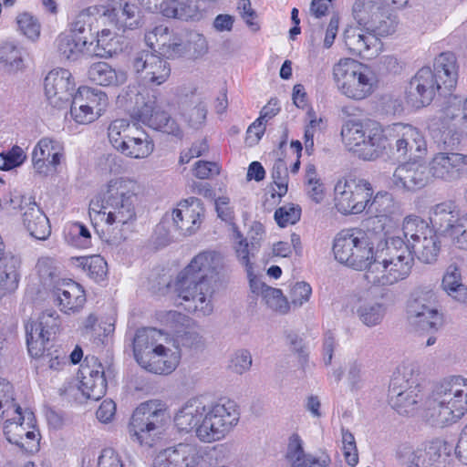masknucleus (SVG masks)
Segmentation results:
<instances>
[{"mask_svg": "<svg viewBox=\"0 0 467 467\" xmlns=\"http://www.w3.org/2000/svg\"><path fill=\"white\" fill-rule=\"evenodd\" d=\"M223 256L214 251L198 254L179 274L175 292L182 300L180 305L189 312L209 316L213 311L212 296L213 284L224 269Z\"/></svg>", "mask_w": 467, "mask_h": 467, "instance_id": "f257e3e1", "label": "nucleus"}, {"mask_svg": "<svg viewBox=\"0 0 467 467\" xmlns=\"http://www.w3.org/2000/svg\"><path fill=\"white\" fill-rule=\"evenodd\" d=\"M240 414L233 400L209 403L202 398L187 400L174 416L181 431H193L202 442L223 439L237 425Z\"/></svg>", "mask_w": 467, "mask_h": 467, "instance_id": "f03ea898", "label": "nucleus"}, {"mask_svg": "<svg viewBox=\"0 0 467 467\" xmlns=\"http://www.w3.org/2000/svg\"><path fill=\"white\" fill-rule=\"evenodd\" d=\"M135 189L132 181L123 178L113 179L107 184L101 205L103 214L107 215L102 239L111 245H118L126 239L125 227L136 218Z\"/></svg>", "mask_w": 467, "mask_h": 467, "instance_id": "7ed1b4c3", "label": "nucleus"}, {"mask_svg": "<svg viewBox=\"0 0 467 467\" xmlns=\"http://www.w3.org/2000/svg\"><path fill=\"white\" fill-rule=\"evenodd\" d=\"M423 407L430 425L443 428L455 423L467 412V379L457 376L436 384Z\"/></svg>", "mask_w": 467, "mask_h": 467, "instance_id": "20e7f679", "label": "nucleus"}, {"mask_svg": "<svg viewBox=\"0 0 467 467\" xmlns=\"http://www.w3.org/2000/svg\"><path fill=\"white\" fill-rule=\"evenodd\" d=\"M414 256L401 237H391L386 241L385 251L375 253V259L366 272V279L379 286L405 280L411 273Z\"/></svg>", "mask_w": 467, "mask_h": 467, "instance_id": "39448f33", "label": "nucleus"}, {"mask_svg": "<svg viewBox=\"0 0 467 467\" xmlns=\"http://www.w3.org/2000/svg\"><path fill=\"white\" fill-rule=\"evenodd\" d=\"M341 136L349 151L365 161H374L391 146L387 128L371 119L348 120L341 129Z\"/></svg>", "mask_w": 467, "mask_h": 467, "instance_id": "423d86ee", "label": "nucleus"}, {"mask_svg": "<svg viewBox=\"0 0 467 467\" xmlns=\"http://www.w3.org/2000/svg\"><path fill=\"white\" fill-rule=\"evenodd\" d=\"M336 260L356 270H368L375 259L368 234L357 228L339 232L333 244Z\"/></svg>", "mask_w": 467, "mask_h": 467, "instance_id": "0eeeda50", "label": "nucleus"}, {"mask_svg": "<svg viewBox=\"0 0 467 467\" xmlns=\"http://www.w3.org/2000/svg\"><path fill=\"white\" fill-rule=\"evenodd\" d=\"M332 74L337 90L348 99H364L373 92V72L353 58H341L333 66Z\"/></svg>", "mask_w": 467, "mask_h": 467, "instance_id": "6e6552de", "label": "nucleus"}, {"mask_svg": "<svg viewBox=\"0 0 467 467\" xmlns=\"http://www.w3.org/2000/svg\"><path fill=\"white\" fill-rule=\"evenodd\" d=\"M167 407L160 400H150L139 405L129 424L130 438L140 445L151 446L153 437L161 432L167 420Z\"/></svg>", "mask_w": 467, "mask_h": 467, "instance_id": "1a4fd4ad", "label": "nucleus"}, {"mask_svg": "<svg viewBox=\"0 0 467 467\" xmlns=\"http://www.w3.org/2000/svg\"><path fill=\"white\" fill-rule=\"evenodd\" d=\"M109 140L121 154L134 159H143L154 150L152 139L143 130L130 125L126 119H115L108 129Z\"/></svg>", "mask_w": 467, "mask_h": 467, "instance_id": "9d476101", "label": "nucleus"}, {"mask_svg": "<svg viewBox=\"0 0 467 467\" xmlns=\"http://www.w3.org/2000/svg\"><path fill=\"white\" fill-rule=\"evenodd\" d=\"M406 246L422 263L431 264L436 261L440 242L435 230L422 218L407 216L402 224Z\"/></svg>", "mask_w": 467, "mask_h": 467, "instance_id": "9b49d317", "label": "nucleus"}, {"mask_svg": "<svg viewBox=\"0 0 467 467\" xmlns=\"http://www.w3.org/2000/svg\"><path fill=\"white\" fill-rule=\"evenodd\" d=\"M408 319L416 329L435 332L443 325V315L438 309L437 296L429 287H417L407 306Z\"/></svg>", "mask_w": 467, "mask_h": 467, "instance_id": "f8f14e48", "label": "nucleus"}, {"mask_svg": "<svg viewBox=\"0 0 467 467\" xmlns=\"http://www.w3.org/2000/svg\"><path fill=\"white\" fill-rule=\"evenodd\" d=\"M373 195L371 184L364 179L350 178L335 185L337 211L343 214H358L366 211Z\"/></svg>", "mask_w": 467, "mask_h": 467, "instance_id": "ddd939ff", "label": "nucleus"}, {"mask_svg": "<svg viewBox=\"0 0 467 467\" xmlns=\"http://www.w3.org/2000/svg\"><path fill=\"white\" fill-rule=\"evenodd\" d=\"M135 74L148 84L160 86L171 76L170 63L164 59L156 47L136 51L130 58Z\"/></svg>", "mask_w": 467, "mask_h": 467, "instance_id": "4468645a", "label": "nucleus"}, {"mask_svg": "<svg viewBox=\"0 0 467 467\" xmlns=\"http://www.w3.org/2000/svg\"><path fill=\"white\" fill-rule=\"evenodd\" d=\"M443 89L437 81L430 67H423L411 78L406 89L407 102L413 108L428 106L433 100L436 92Z\"/></svg>", "mask_w": 467, "mask_h": 467, "instance_id": "2eb2a0df", "label": "nucleus"}, {"mask_svg": "<svg viewBox=\"0 0 467 467\" xmlns=\"http://www.w3.org/2000/svg\"><path fill=\"white\" fill-rule=\"evenodd\" d=\"M145 41L149 47H156L157 52L166 60L187 54L184 32H175L162 25L147 33Z\"/></svg>", "mask_w": 467, "mask_h": 467, "instance_id": "dca6fc26", "label": "nucleus"}, {"mask_svg": "<svg viewBox=\"0 0 467 467\" xmlns=\"http://www.w3.org/2000/svg\"><path fill=\"white\" fill-rule=\"evenodd\" d=\"M442 450L445 451V448L440 441L417 448L401 444L397 451V457L405 467H441L439 460Z\"/></svg>", "mask_w": 467, "mask_h": 467, "instance_id": "f3484780", "label": "nucleus"}, {"mask_svg": "<svg viewBox=\"0 0 467 467\" xmlns=\"http://www.w3.org/2000/svg\"><path fill=\"white\" fill-rule=\"evenodd\" d=\"M203 462L202 450L190 443H179L158 453L152 467H200Z\"/></svg>", "mask_w": 467, "mask_h": 467, "instance_id": "a211bd4d", "label": "nucleus"}, {"mask_svg": "<svg viewBox=\"0 0 467 467\" xmlns=\"http://www.w3.org/2000/svg\"><path fill=\"white\" fill-rule=\"evenodd\" d=\"M203 213L202 202L195 197H191L179 203V207L169 214L172 221V229L179 235L187 236L194 234L201 225V216Z\"/></svg>", "mask_w": 467, "mask_h": 467, "instance_id": "6ab92c4d", "label": "nucleus"}, {"mask_svg": "<svg viewBox=\"0 0 467 467\" xmlns=\"http://www.w3.org/2000/svg\"><path fill=\"white\" fill-rule=\"evenodd\" d=\"M133 118L148 127L175 137H182L179 124L170 115L161 110L154 99H149L133 112Z\"/></svg>", "mask_w": 467, "mask_h": 467, "instance_id": "aec40b11", "label": "nucleus"}, {"mask_svg": "<svg viewBox=\"0 0 467 467\" xmlns=\"http://www.w3.org/2000/svg\"><path fill=\"white\" fill-rule=\"evenodd\" d=\"M45 92L50 104L61 108L73 98L75 84L67 69L51 70L45 78Z\"/></svg>", "mask_w": 467, "mask_h": 467, "instance_id": "412c9836", "label": "nucleus"}, {"mask_svg": "<svg viewBox=\"0 0 467 467\" xmlns=\"http://www.w3.org/2000/svg\"><path fill=\"white\" fill-rule=\"evenodd\" d=\"M388 138H395V150L398 158L411 159L418 157L417 152L423 150L424 140L416 129L402 123H394L387 127Z\"/></svg>", "mask_w": 467, "mask_h": 467, "instance_id": "4be33fe9", "label": "nucleus"}, {"mask_svg": "<svg viewBox=\"0 0 467 467\" xmlns=\"http://www.w3.org/2000/svg\"><path fill=\"white\" fill-rule=\"evenodd\" d=\"M431 180L430 167L418 161L406 162L396 168L392 183L400 190L416 191L426 186Z\"/></svg>", "mask_w": 467, "mask_h": 467, "instance_id": "5701e85b", "label": "nucleus"}, {"mask_svg": "<svg viewBox=\"0 0 467 467\" xmlns=\"http://www.w3.org/2000/svg\"><path fill=\"white\" fill-rule=\"evenodd\" d=\"M22 223L29 234L37 240H46L51 234L47 216L33 197L23 196L20 202Z\"/></svg>", "mask_w": 467, "mask_h": 467, "instance_id": "b1692460", "label": "nucleus"}, {"mask_svg": "<svg viewBox=\"0 0 467 467\" xmlns=\"http://www.w3.org/2000/svg\"><path fill=\"white\" fill-rule=\"evenodd\" d=\"M431 178L447 182L459 180L467 170V155L440 152L428 164Z\"/></svg>", "mask_w": 467, "mask_h": 467, "instance_id": "393cba45", "label": "nucleus"}, {"mask_svg": "<svg viewBox=\"0 0 467 467\" xmlns=\"http://www.w3.org/2000/svg\"><path fill=\"white\" fill-rule=\"evenodd\" d=\"M343 40L350 54L363 58H370L379 50V38L363 26L347 27L343 33Z\"/></svg>", "mask_w": 467, "mask_h": 467, "instance_id": "a878e982", "label": "nucleus"}, {"mask_svg": "<svg viewBox=\"0 0 467 467\" xmlns=\"http://www.w3.org/2000/svg\"><path fill=\"white\" fill-rule=\"evenodd\" d=\"M64 158V148L57 140L43 138L35 146L32 152L34 169L40 174L47 175L60 164Z\"/></svg>", "mask_w": 467, "mask_h": 467, "instance_id": "bb28decb", "label": "nucleus"}, {"mask_svg": "<svg viewBox=\"0 0 467 467\" xmlns=\"http://www.w3.org/2000/svg\"><path fill=\"white\" fill-rule=\"evenodd\" d=\"M15 411L16 416L6 419L3 426L6 440L26 451L36 450L39 444V433L35 431H27L24 426L25 418L22 415L21 407H17Z\"/></svg>", "mask_w": 467, "mask_h": 467, "instance_id": "cd10ccee", "label": "nucleus"}, {"mask_svg": "<svg viewBox=\"0 0 467 467\" xmlns=\"http://www.w3.org/2000/svg\"><path fill=\"white\" fill-rule=\"evenodd\" d=\"M164 344H171V339L154 327H142L136 331L132 340L133 354L136 361L140 366L148 357L154 353L156 347Z\"/></svg>", "mask_w": 467, "mask_h": 467, "instance_id": "c85d7f7f", "label": "nucleus"}, {"mask_svg": "<svg viewBox=\"0 0 467 467\" xmlns=\"http://www.w3.org/2000/svg\"><path fill=\"white\" fill-rule=\"evenodd\" d=\"M177 96L182 116L191 127L199 129L206 119V105L196 96V90L193 88H182Z\"/></svg>", "mask_w": 467, "mask_h": 467, "instance_id": "c756f323", "label": "nucleus"}, {"mask_svg": "<svg viewBox=\"0 0 467 467\" xmlns=\"http://www.w3.org/2000/svg\"><path fill=\"white\" fill-rule=\"evenodd\" d=\"M164 344L161 347H156L154 353L148 357L140 367L145 370L158 374L169 375L176 369L181 360V351L178 347L172 344V348Z\"/></svg>", "mask_w": 467, "mask_h": 467, "instance_id": "7c9ffc66", "label": "nucleus"}, {"mask_svg": "<svg viewBox=\"0 0 467 467\" xmlns=\"http://www.w3.org/2000/svg\"><path fill=\"white\" fill-rule=\"evenodd\" d=\"M399 381H390L389 387V403L400 415L413 414L422 400V389L398 387Z\"/></svg>", "mask_w": 467, "mask_h": 467, "instance_id": "2f4dec72", "label": "nucleus"}, {"mask_svg": "<svg viewBox=\"0 0 467 467\" xmlns=\"http://www.w3.org/2000/svg\"><path fill=\"white\" fill-rule=\"evenodd\" d=\"M394 212V202L389 192H378L373 199H369L366 209L368 217L365 220L366 227L374 231H383L389 215Z\"/></svg>", "mask_w": 467, "mask_h": 467, "instance_id": "473e14b6", "label": "nucleus"}, {"mask_svg": "<svg viewBox=\"0 0 467 467\" xmlns=\"http://www.w3.org/2000/svg\"><path fill=\"white\" fill-rule=\"evenodd\" d=\"M285 458L291 467H328L331 463L329 455L323 453L319 457L306 453L303 441L298 434L294 433L289 437Z\"/></svg>", "mask_w": 467, "mask_h": 467, "instance_id": "72a5a7b5", "label": "nucleus"}, {"mask_svg": "<svg viewBox=\"0 0 467 467\" xmlns=\"http://www.w3.org/2000/svg\"><path fill=\"white\" fill-rule=\"evenodd\" d=\"M429 219L435 232L444 234L455 227V223L459 219V211L453 202L446 201L431 208Z\"/></svg>", "mask_w": 467, "mask_h": 467, "instance_id": "f704fd0d", "label": "nucleus"}, {"mask_svg": "<svg viewBox=\"0 0 467 467\" xmlns=\"http://www.w3.org/2000/svg\"><path fill=\"white\" fill-rule=\"evenodd\" d=\"M433 75L443 89L450 91L456 86L458 79V66L452 52H442L437 56L433 63Z\"/></svg>", "mask_w": 467, "mask_h": 467, "instance_id": "c9c22d12", "label": "nucleus"}, {"mask_svg": "<svg viewBox=\"0 0 467 467\" xmlns=\"http://www.w3.org/2000/svg\"><path fill=\"white\" fill-rule=\"evenodd\" d=\"M57 298L61 311L67 314L79 312L86 303L85 290L76 282L67 283L57 288Z\"/></svg>", "mask_w": 467, "mask_h": 467, "instance_id": "e433bc0d", "label": "nucleus"}, {"mask_svg": "<svg viewBox=\"0 0 467 467\" xmlns=\"http://www.w3.org/2000/svg\"><path fill=\"white\" fill-rule=\"evenodd\" d=\"M199 3L200 0H168L161 4V12L170 18L199 20L202 17Z\"/></svg>", "mask_w": 467, "mask_h": 467, "instance_id": "4c0bfd02", "label": "nucleus"}, {"mask_svg": "<svg viewBox=\"0 0 467 467\" xmlns=\"http://www.w3.org/2000/svg\"><path fill=\"white\" fill-rule=\"evenodd\" d=\"M88 78L100 86L117 87L123 85L127 75L122 70H117L106 62L93 63L88 70Z\"/></svg>", "mask_w": 467, "mask_h": 467, "instance_id": "58836bf2", "label": "nucleus"}, {"mask_svg": "<svg viewBox=\"0 0 467 467\" xmlns=\"http://www.w3.org/2000/svg\"><path fill=\"white\" fill-rule=\"evenodd\" d=\"M88 43L87 36L61 33L57 40V49L61 58L76 61L84 52Z\"/></svg>", "mask_w": 467, "mask_h": 467, "instance_id": "ea45409f", "label": "nucleus"}, {"mask_svg": "<svg viewBox=\"0 0 467 467\" xmlns=\"http://www.w3.org/2000/svg\"><path fill=\"white\" fill-rule=\"evenodd\" d=\"M27 350L32 358L45 357V352L49 351V344L52 337L47 336L43 328L36 326L35 320H30L25 325Z\"/></svg>", "mask_w": 467, "mask_h": 467, "instance_id": "a19ab883", "label": "nucleus"}, {"mask_svg": "<svg viewBox=\"0 0 467 467\" xmlns=\"http://www.w3.org/2000/svg\"><path fill=\"white\" fill-rule=\"evenodd\" d=\"M386 311L387 307L383 303L373 300L358 299L355 306V314L360 322L368 327L379 325Z\"/></svg>", "mask_w": 467, "mask_h": 467, "instance_id": "79ce46f5", "label": "nucleus"}, {"mask_svg": "<svg viewBox=\"0 0 467 467\" xmlns=\"http://www.w3.org/2000/svg\"><path fill=\"white\" fill-rule=\"evenodd\" d=\"M20 259L7 257L0 264V299L18 287Z\"/></svg>", "mask_w": 467, "mask_h": 467, "instance_id": "37998d69", "label": "nucleus"}, {"mask_svg": "<svg viewBox=\"0 0 467 467\" xmlns=\"http://www.w3.org/2000/svg\"><path fill=\"white\" fill-rule=\"evenodd\" d=\"M421 379L422 371L420 364L418 361H406L399 368L391 381L398 380V387L422 389Z\"/></svg>", "mask_w": 467, "mask_h": 467, "instance_id": "c03bdc74", "label": "nucleus"}, {"mask_svg": "<svg viewBox=\"0 0 467 467\" xmlns=\"http://www.w3.org/2000/svg\"><path fill=\"white\" fill-rule=\"evenodd\" d=\"M73 259L76 262V265L95 282L99 283L105 280L108 274V264L102 256L94 254Z\"/></svg>", "mask_w": 467, "mask_h": 467, "instance_id": "a18cd8bd", "label": "nucleus"}, {"mask_svg": "<svg viewBox=\"0 0 467 467\" xmlns=\"http://www.w3.org/2000/svg\"><path fill=\"white\" fill-rule=\"evenodd\" d=\"M382 4L376 0H355L352 5V16L358 26L365 29L381 11Z\"/></svg>", "mask_w": 467, "mask_h": 467, "instance_id": "49530a36", "label": "nucleus"}, {"mask_svg": "<svg viewBox=\"0 0 467 467\" xmlns=\"http://www.w3.org/2000/svg\"><path fill=\"white\" fill-rule=\"evenodd\" d=\"M74 96L81 98L85 104L90 106L92 111L98 112V118L101 116L108 103V98L104 92L88 87L78 88Z\"/></svg>", "mask_w": 467, "mask_h": 467, "instance_id": "de8ad7c7", "label": "nucleus"}, {"mask_svg": "<svg viewBox=\"0 0 467 467\" xmlns=\"http://www.w3.org/2000/svg\"><path fill=\"white\" fill-rule=\"evenodd\" d=\"M79 389L88 399L99 400L106 394L107 381L105 376L95 373V379L82 377Z\"/></svg>", "mask_w": 467, "mask_h": 467, "instance_id": "09e8293b", "label": "nucleus"}, {"mask_svg": "<svg viewBox=\"0 0 467 467\" xmlns=\"http://www.w3.org/2000/svg\"><path fill=\"white\" fill-rule=\"evenodd\" d=\"M397 16L385 12H379L366 30L375 34V36H387L392 35L398 26Z\"/></svg>", "mask_w": 467, "mask_h": 467, "instance_id": "8fccbe9b", "label": "nucleus"}, {"mask_svg": "<svg viewBox=\"0 0 467 467\" xmlns=\"http://www.w3.org/2000/svg\"><path fill=\"white\" fill-rule=\"evenodd\" d=\"M235 254L239 263L245 267L248 275L253 273V265L255 254L259 251L257 242L248 243L246 239H241L234 246Z\"/></svg>", "mask_w": 467, "mask_h": 467, "instance_id": "3c124183", "label": "nucleus"}, {"mask_svg": "<svg viewBox=\"0 0 467 467\" xmlns=\"http://www.w3.org/2000/svg\"><path fill=\"white\" fill-rule=\"evenodd\" d=\"M171 224L172 221L170 220L169 214H165L155 226L151 240L156 248L164 247L172 242L177 233L172 229Z\"/></svg>", "mask_w": 467, "mask_h": 467, "instance_id": "603ef678", "label": "nucleus"}, {"mask_svg": "<svg viewBox=\"0 0 467 467\" xmlns=\"http://www.w3.org/2000/svg\"><path fill=\"white\" fill-rule=\"evenodd\" d=\"M262 295L266 305L274 311L280 314H286L289 311V302L284 296L281 289L265 286L263 287Z\"/></svg>", "mask_w": 467, "mask_h": 467, "instance_id": "864d4df0", "label": "nucleus"}, {"mask_svg": "<svg viewBox=\"0 0 467 467\" xmlns=\"http://www.w3.org/2000/svg\"><path fill=\"white\" fill-rule=\"evenodd\" d=\"M70 101V114L76 122L88 124L98 119V112L92 111L90 106L85 104L81 98L73 96Z\"/></svg>", "mask_w": 467, "mask_h": 467, "instance_id": "5fc2aeb1", "label": "nucleus"}, {"mask_svg": "<svg viewBox=\"0 0 467 467\" xmlns=\"http://www.w3.org/2000/svg\"><path fill=\"white\" fill-rule=\"evenodd\" d=\"M462 100L456 96H451L448 99V106L444 109L443 121L448 120L467 123V98L463 102L462 109Z\"/></svg>", "mask_w": 467, "mask_h": 467, "instance_id": "6e6d98bb", "label": "nucleus"}, {"mask_svg": "<svg viewBox=\"0 0 467 467\" xmlns=\"http://www.w3.org/2000/svg\"><path fill=\"white\" fill-rule=\"evenodd\" d=\"M18 30L31 40L36 39L40 35V24L30 13L19 14L16 17Z\"/></svg>", "mask_w": 467, "mask_h": 467, "instance_id": "4d7b16f0", "label": "nucleus"}, {"mask_svg": "<svg viewBox=\"0 0 467 467\" xmlns=\"http://www.w3.org/2000/svg\"><path fill=\"white\" fill-rule=\"evenodd\" d=\"M95 11L99 12V8L96 6H90L82 10L71 24L70 31L66 32V34H74L75 36H87L88 31L90 30L92 16L95 14Z\"/></svg>", "mask_w": 467, "mask_h": 467, "instance_id": "13d9d810", "label": "nucleus"}, {"mask_svg": "<svg viewBox=\"0 0 467 467\" xmlns=\"http://www.w3.org/2000/svg\"><path fill=\"white\" fill-rule=\"evenodd\" d=\"M35 322L38 327L43 328L47 337H54L60 326L59 316L54 309L45 310Z\"/></svg>", "mask_w": 467, "mask_h": 467, "instance_id": "bf43d9fd", "label": "nucleus"}, {"mask_svg": "<svg viewBox=\"0 0 467 467\" xmlns=\"http://www.w3.org/2000/svg\"><path fill=\"white\" fill-rule=\"evenodd\" d=\"M187 54L193 57H199L207 52L208 46L205 37L197 32H184Z\"/></svg>", "mask_w": 467, "mask_h": 467, "instance_id": "052dcab7", "label": "nucleus"}, {"mask_svg": "<svg viewBox=\"0 0 467 467\" xmlns=\"http://www.w3.org/2000/svg\"><path fill=\"white\" fill-rule=\"evenodd\" d=\"M118 0H110V4L108 6H101L99 12L101 11L102 16L104 18L109 19V21L113 24L119 29L125 30L126 28H130V21H126L125 16L119 11V5L117 4Z\"/></svg>", "mask_w": 467, "mask_h": 467, "instance_id": "680f3d73", "label": "nucleus"}, {"mask_svg": "<svg viewBox=\"0 0 467 467\" xmlns=\"http://www.w3.org/2000/svg\"><path fill=\"white\" fill-rule=\"evenodd\" d=\"M252 362V355L247 349H238L231 358L229 368L234 373L242 375L250 369Z\"/></svg>", "mask_w": 467, "mask_h": 467, "instance_id": "e2e57ef3", "label": "nucleus"}, {"mask_svg": "<svg viewBox=\"0 0 467 467\" xmlns=\"http://www.w3.org/2000/svg\"><path fill=\"white\" fill-rule=\"evenodd\" d=\"M301 210L294 206H283L275 212V220L280 227L294 224L300 219Z\"/></svg>", "mask_w": 467, "mask_h": 467, "instance_id": "0e129e2a", "label": "nucleus"}, {"mask_svg": "<svg viewBox=\"0 0 467 467\" xmlns=\"http://www.w3.org/2000/svg\"><path fill=\"white\" fill-rule=\"evenodd\" d=\"M0 156L4 160L3 165L0 166L3 171H9L20 166L26 158L23 149L18 146H14L7 153H0Z\"/></svg>", "mask_w": 467, "mask_h": 467, "instance_id": "69168bd1", "label": "nucleus"}, {"mask_svg": "<svg viewBox=\"0 0 467 467\" xmlns=\"http://www.w3.org/2000/svg\"><path fill=\"white\" fill-rule=\"evenodd\" d=\"M311 293V286L307 283L297 282L290 291L291 305L295 307H300L309 300Z\"/></svg>", "mask_w": 467, "mask_h": 467, "instance_id": "338daca9", "label": "nucleus"}, {"mask_svg": "<svg viewBox=\"0 0 467 467\" xmlns=\"http://www.w3.org/2000/svg\"><path fill=\"white\" fill-rule=\"evenodd\" d=\"M97 322V317L90 314L83 323L82 335L89 340L99 344L102 342L101 337L104 336V334H102L101 331L104 329L98 325Z\"/></svg>", "mask_w": 467, "mask_h": 467, "instance_id": "774afa93", "label": "nucleus"}]
</instances>
